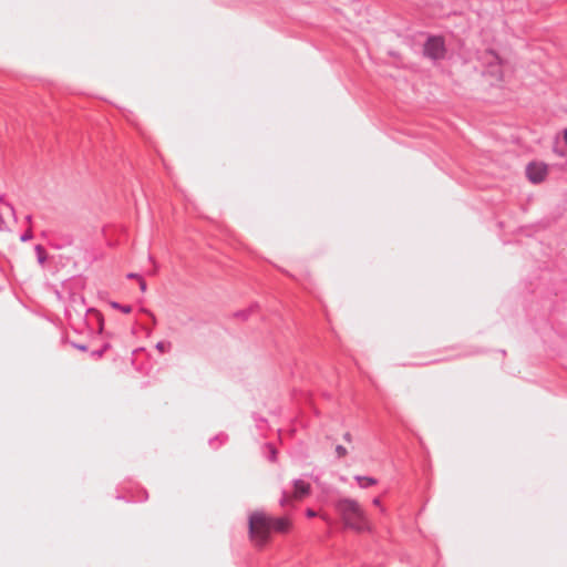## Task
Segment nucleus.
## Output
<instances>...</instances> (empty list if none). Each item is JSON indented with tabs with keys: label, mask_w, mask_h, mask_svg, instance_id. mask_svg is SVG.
<instances>
[{
	"label": "nucleus",
	"mask_w": 567,
	"mask_h": 567,
	"mask_svg": "<svg viewBox=\"0 0 567 567\" xmlns=\"http://www.w3.org/2000/svg\"><path fill=\"white\" fill-rule=\"evenodd\" d=\"M291 528V522L287 517H274L264 511H255L248 516V534L250 539L259 547L265 546L271 533L287 534Z\"/></svg>",
	"instance_id": "nucleus-1"
},
{
	"label": "nucleus",
	"mask_w": 567,
	"mask_h": 567,
	"mask_svg": "<svg viewBox=\"0 0 567 567\" xmlns=\"http://www.w3.org/2000/svg\"><path fill=\"white\" fill-rule=\"evenodd\" d=\"M333 507L346 528L358 533L369 530L365 512L355 499L348 497L339 498L333 503Z\"/></svg>",
	"instance_id": "nucleus-2"
},
{
	"label": "nucleus",
	"mask_w": 567,
	"mask_h": 567,
	"mask_svg": "<svg viewBox=\"0 0 567 567\" xmlns=\"http://www.w3.org/2000/svg\"><path fill=\"white\" fill-rule=\"evenodd\" d=\"M423 55L434 62L445 59L446 47L444 38L441 35H429L423 44Z\"/></svg>",
	"instance_id": "nucleus-3"
},
{
	"label": "nucleus",
	"mask_w": 567,
	"mask_h": 567,
	"mask_svg": "<svg viewBox=\"0 0 567 567\" xmlns=\"http://www.w3.org/2000/svg\"><path fill=\"white\" fill-rule=\"evenodd\" d=\"M292 493L282 491L281 497L279 499L280 506L285 507L289 505L293 499H302L305 496H308L311 492L310 484L299 478L292 481Z\"/></svg>",
	"instance_id": "nucleus-4"
},
{
	"label": "nucleus",
	"mask_w": 567,
	"mask_h": 567,
	"mask_svg": "<svg viewBox=\"0 0 567 567\" xmlns=\"http://www.w3.org/2000/svg\"><path fill=\"white\" fill-rule=\"evenodd\" d=\"M486 63L487 72L496 80H503L502 58L494 50H486L482 56Z\"/></svg>",
	"instance_id": "nucleus-5"
},
{
	"label": "nucleus",
	"mask_w": 567,
	"mask_h": 567,
	"mask_svg": "<svg viewBox=\"0 0 567 567\" xmlns=\"http://www.w3.org/2000/svg\"><path fill=\"white\" fill-rule=\"evenodd\" d=\"M547 175V165L540 162H530L526 166V176L533 184L542 183Z\"/></svg>",
	"instance_id": "nucleus-6"
},
{
	"label": "nucleus",
	"mask_w": 567,
	"mask_h": 567,
	"mask_svg": "<svg viewBox=\"0 0 567 567\" xmlns=\"http://www.w3.org/2000/svg\"><path fill=\"white\" fill-rule=\"evenodd\" d=\"M258 308V303H252L247 309L236 311L234 313V317L243 321H246Z\"/></svg>",
	"instance_id": "nucleus-7"
},
{
	"label": "nucleus",
	"mask_w": 567,
	"mask_h": 567,
	"mask_svg": "<svg viewBox=\"0 0 567 567\" xmlns=\"http://www.w3.org/2000/svg\"><path fill=\"white\" fill-rule=\"evenodd\" d=\"M354 478L358 482L359 486L362 488H368V487L377 484V480L371 476L357 475Z\"/></svg>",
	"instance_id": "nucleus-8"
},
{
	"label": "nucleus",
	"mask_w": 567,
	"mask_h": 567,
	"mask_svg": "<svg viewBox=\"0 0 567 567\" xmlns=\"http://www.w3.org/2000/svg\"><path fill=\"white\" fill-rule=\"evenodd\" d=\"M87 313H91L92 316L95 317L96 321H97V331L99 333H102L103 332V329H104V318H103V315L95 310V309H87L86 310Z\"/></svg>",
	"instance_id": "nucleus-9"
},
{
	"label": "nucleus",
	"mask_w": 567,
	"mask_h": 567,
	"mask_svg": "<svg viewBox=\"0 0 567 567\" xmlns=\"http://www.w3.org/2000/svg\"><path fill=\"white\" fill-rule=\"evenodd\" d=\"M34 251L37 255L38 262L40 265H43L48 259V254H47L45 248L42 245H37L34 247Z\"/></svg>",
	"instance_id": "nucleus-10"
},
{
	"label": "nucleus",
	"mask_w": 567,
	"mask_h": 567,
	"mask_svg": "<svg viewBox=\"0 0 567 567\" xmlns=\"http://www.w3.org/2000/svg\"><path fill=\"white\" fill-rule=\"evenodd\" d=\"M227 440V435L219 434L209 440V445L213 449H217L220 444H223Z\"/></svg>",
	"instance_id": "nucleus-11"
},
{
	"label": "nucleus",
	"mask_w": 567,
	"mask_h": 567,
	"mask_svg": "<svg viewBox=\"0 0 567 567\" xmlns=\"http://www.w3.org/2000/svg\"><path fill=\"white\" fill-rule=\"evenodd\" d=\"M110 306L113 309H117V310L122 311L123 313H130L132 311V306H130V305H121L117 301H111Z\"/></svg>",
	"instance_id": "nucleus-12"
},
{
	"label": "nucleus",
	"mask_w": 567,
	"mask_h": 567,
	"mask_svg": "<svg viewBox=\"0 0 567 567\" xmlns=\"http://www.w3.org/2000/svg\"><path fill=\"white\" fill-rule=\"evenodd\" d=\"M265 449H267L268 453H269L268 454V460L270 462H276L277 461V450H276V447L272 444L267 443V444H265Z\"/></svg>",
	"instance_id": "nucleus-13"
},
{
	"label": "nucleus",
	"mask_w": 567,
	"mask_h": 567,
	"mask_svg": "<svg viewBox=\"0 0 567 567\" xmlns=\"http://www.w3.org/2000/svg\"><path fill=\"white\" fill-rule=\"evenodd\" d=\"M336 453H337L338 458H341V457H344L348 454V451H347V449L344 446L337 445L336 446Z\"/></svg>",
	"instance_id": "nucleus-14"
},
{
	"label": "nucleus",
	"mask_w": 567,
	"mask_h": 567,
	"mask_svg": "<svg viewBox=\"0 0 567 567\" xmlns=\"http://www.w3.org/2000/svg\"><path fill=\"white\" fill-rule=\"evenodd\" d=\"M0 203H3L7 207H9L13 218L17 219L16 209L12 204L4 202V195H0Z\"/></svg>",
	"instance_id": "nucleus-15"
},
{
	"label": "nucleus",
	"mask_w": 567,
	"mask_h": 567,
	"mask_svg": "<svg viewBox=\"0 0 567 567\" xmlns=\"http://www.w3.org/2000/svg\"><path fill=\"white\" fill-rule=\"evenodd\" d=\"M70 344L74 349H78L79 351H82V352H86L87 351V346L84 344V343H78V342L71 341Z\"/></svg>",
	"instance_id": "nucleus-16"
},
{
	"label": "nucleus",
	"mask_w": 567,
	"mask_h": 567,
	"mask_svg": "<svg viewBox=\"0 0 567 567\" xmlns=\"http://www.w3.org/2000/svg\"><path fill=\"white\" fill-rule=\"evenodd\" d=\"M32 237H33V235H32V230H31V229H28V230H25V231L20 236V240L24 243V241L30 240Z\"/></svg>",
	"instance_id": "nucleus-17"
},
{
	"label": "nucleus",
	"mask_w": 567,
	"mask_h": 567,
	"mask_svg": "<svg viewBox=\"0 0 567 567\" xmlns=\"http://www.w3.org/2000/svg\"><path fill=\"white\" fill-rule=\"evenodd\" d=\"M90 355H91L92 359L99 360V359H101L104 355V353L100 349H97V350L91 351Z\"/></svg>",
	"instance_id": "nucleus-18"
},
{
	"label": "nucleus",
	"mask_w": 567,
	"mask_h": 567,
	"mask_svg": "<svg viewBox=\"0 0 567 567\" xmlns=\"http://www.w3.org/2000/svg\"><path fill=\"white\" fill-rule=\"evenodd\" d=\"M138 285H140V289L141 291H146V281L144 280L143 277H138Z\"/></svg>",
	"instance_id": "nucleus-19"
},
{
	"label": "nucleus",
	"mask_w": 567,
	"mask_h": 567,
	"mask_svg": "<svg viewBox=\"0 0 567 567\" xmlns=\"http://www.w3.org/2000/svg\"><path fill=\"white\" fill-rule=\"evenodd\" d=\"M155 348L161 351V352H164L166 350V343L163 342V341H159L156 343Z\"/></svg>",
	"instance_id": "nucleus-20"
},
{
	"label": "nucleus",
	"mask_w": 567,
	"mask_h": 567,
	"mask_svg": "<svg viewBox=\"0 0 567 567\" xmlns=\"http://www.w3.org/2000/svg\"><path fill=\"white\" fill-rule=\"evenodd\" d=\"M318 514L315 509L312 508H307L306 511V516L309 517V518H312V517H316Z\"/></svg>",
	"instance_id": "nucleus-21"
},
{
	"label": "nucleus",
	"mask_w": 567,
	"mask_h": 567,
	"mask_svg": "<svg viewBox=\"0 0 567 567\" xmlns=\"http://www.w3.org/2000/svg\"><path fill=\"white\" fill-rule=\"evenodd\" d=\"M111 348V344L109 342L103 343V346L100 348V350L105 353Z\"/></svg>",
	"instance_id": "nucleus-22"
},
{
	"label": "nucleus",
	"mask_w": 567,
	"mask_h": 567,
	"mask_svg": "<svg viewBox=\"0 0 567 567\" xmlns=\"http://www.w3.org/2000/svg\"><path fill=\"white\" fill-rule=\"evenodd\" d=\"M138 277H142V276L138 274H135V272L127 274L128 279H137L138 280Z\"/></svg>",
	"instance_id": "nucleus-23"
},
{
	"label": "nucleus",
	"mask_w": 567,
	"mask_h": 567,
	"mask_svg": "<svg viewBox=\"0 0 567 567\" xmlns=\"http://www.w3.org/2000/svg\"><path fill=\"white\" fill-rule=\"evenodd\" d=\"M343 440L347 441V442H351L352 441L351 433L350 432H346L343 434Z\"/></svg>",
	"instance_id": "nucleus-24"
},
{
	"label": "nucleus",
	"mask_w": 567,
	"mask_h": 567,
	"mask_svg": "<svg viewBox=\"0 0 567 567\" xmlns=\"http://www.w3.org/2000/svg\"><path fill=\"white\" fill-rule=\"evenodd\" d=\"M554 152H555L557 155H559V156H565V155H566L565 151L559 150V148H557V147H554Z\"/></svg>",
	"instance_id": "nucleus-25"
},
{
	"label": "nucleus",
	"mask_w": 567,
	"mask_h": 567,
	"mask_svg": "<svg viewBox=\"0 0 567 567\" xmlns=\"http://www.w3.org/2000/svg\"><path fill=\"white\" fill-rule=\"evenodd\" d=\"M73 243V239L71 236H66L65 244L71 245Z\"/></svg>",
	"instance_id": "nucleus-26"
},
{
	"label": "nucleus",
	"mask_w": 567,
	"mask_h": 567,
	"mask_svg": "<svg viewBox=\"0 0 567 567\" xmlns=\"http://www.w3.org/2000/svg\"><path fill=\"white\" fill-rule=\"evenodd\" d=\"M321 518L327 523V524H331V519L326 516V515H322Z\"/></svg>",
	"instance_id": "nucleus-27"
},
{
	"label": "nucleus",
	"mask_w": 567,
	"mask_h": 567,
	"mask_svg": "<svg viewBox=\"0 0 567 567\" xmlns=\"http://www.w3.org/2000/svg\"><path fill=\"white\" fill-rule=\"evenodd\" d=\"M563 135H564V141H565V143H566V145H567V128H565V130L563 131Z\"/></svg>",
	"instance_id": "nucleus-28"
},
{
	"label": "nucleus",
	"mask_w": 567,
	"mask_h": 567,
	"mask_svg": "<svg viewBox=\"0 0 567 567\" xmlns=\"http://www.w3.org/2000/svg\"><path fill=\"white\" fill-rule=\"evenodd\" d=\"M25 221L30 224L32 221V216L31 215H27L25 216Z\"/></svg>",
	"instance_id": "nucleus-29"
},
{
	"label": "nucleus",
	"mask_w": 567,
	"mask_h": 567,
	"mask_svg": "<svg viewBox=\"0 0 567 567\" xmlns=\"http://www.w3.org/2000/svg\"><path fill=\"white\" fill-rule=\"evenodd\" d=\"M373 504H374V505H379V504H380L379 498H374V499H373Z\"/></svg>",
	"instance_id": "nucleus-30"
}]
</instances>
